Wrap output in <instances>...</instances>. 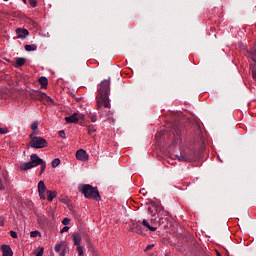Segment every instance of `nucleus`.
<instances>
[{
    "mask_svg": "<svg viewBox=\"0 0 256 256\" xmlns=\"http://www.w3.org/2000/svg\"><path fill=\"white\" fill-rule=\"evenodd\" d=\"M109 95H111V77L106 80H102L97 88L96 103L97 111L103 117V107L105 109H111V102L109 100Z\"/></svg>",
    "mask_w": 256,
    "mask_h": 256,
    "instance_id": "obj_1",
    "label": "nucleus"
},
{
    "mask_svg": "<svg viewBox=\"0 0 256 256\" xmlns=\"http://www.w3.org/2000/svg\"><path fill=\"white\" fill-rule=\"evenodd\" d=\"M38 165H40V175H43V173H45V169H47V163L45 160L41 159L39 155L32 154L30 156V162L20 164V171H29V169L38 167Z\"/></svg>",
    "mask_w": 256,
    "mask_h": 256,
    "instance_id": "obj_2",
    "label": "nucleus"
},
{
    "mask_svg": "<svg viewBox=\"0 0 256 256\" xmlns=\"http://www.w3.org/2000/svg\"><path fill=\"white\" fill-rule=\"evenodd\" d=\"M78 189L86 199H94V201H99L101 199L97 187H93L90 184H84L79 186Z\"/></svg>",
    "mask_w": 256,
    "mask_h": 256,
    "instance_id": "obj_3",
    "label": "nucleus"
},
{
    "mask_svg": "<svg viewBox=\"0 0 256 256\" xmlns=\"http://www.w3.org/2000/svg\"><path fill=\"white\" fill-rule=\"evenodd\" d=\"M29 147L33 149H45V147H49V142L45 138L38 136L30 140Z\"/></svg>",
    "mask_w": 256,
    "mask_h": 256,
    "instance_id": "obj_4",
    "label": "nucleus"
},
{
    "mask_svg": "<svg viewBox=\"0 0 256 256\" xmlns=\"http://www.w3.org/2000/svg\"><path fill=\"white\" fill-rule=\"evenodd\" d=\"M31 99H34L36 101H50L53 103V99L49 96H47L44 92L41 91H35L30 94Z\"/></svg>",
    "mask_w": 256,
    "mask_h": 256,
    "instance_id": "obj_5",
    "label": "nucleus"
},
{
    "mask_svg": "<svg viewBox=\"0 0 256 256\" xmlns=\"http://www.w3.org/2000/svg\"><path fill=\"white\" fill-rule=\"evenodd\" d=\"M85 119V115L79 112H75L71 116L65 117L66 123H79V121H83Z\"/></svg>",
    "mask_w": 256,
    "mask_h": 256,
    "instance_id": "obj_6",
    "label": "nucleus"
},
{
    "mask_svg": "<svg viewBox=\"0 0 256 256\" xmlns=\"http://www.w3.org/2000/svg\"><path fill=\"white\" fill-rule=\"evenodd\" d=\"M45 191H47V186H45V182L41 180L38 182V194L42 201H45V199H47L45 197Z\"/></svg>",
    "mask_w": 256,
    "mask_h": 256,
    "instance_id": "obj_7",
    "label": "nucleus"
},
{
    "mask_svg": "<svg viewBox=\"0 0 256 256\" xmlns=\"http://www.w3.org/2000/svg\"><path fill=\"white\" fill-rule=\"evenodd\" d=\"M76 159H78V161H89V154H87V151H85L84 149H80L76 152Z\"/></svg>",
    "mask_w": 256,
    "mask_h": 256,
    "instance_id": "obj_8",
    "label": "nucleus"
},
{
    "mask_svg": "<svg viewBox=\"0 0 256 256\" xmlns=\"http://www.w3.org/2000/svg\"><path fill=\"white\" fill-rule=\"evenodd\" d=\"M134 233H137L138 235H145V227L143 226L141 221H138L136 224H134V227L132 228Z\"/></svg>",
    "mask_w": 256,
    "mask_h": 256,
    "instance_id": "obj_9",
    "label": "nucleus"
},
{
    "mask_svg": "<svg viewBox=\"0 0 256 256\" xmlns=\"http://www.w3.org/2000/svg\"><path fill=\"white\" fill-rule=\"evenodd\" d=\"M17 39H25L29 35V30L25 28L16 29Z\"/></svg>",
    "mask_w": 256,
    "mask_h": 256,
    "instance_id": "obj_10",
    "label": "nucleus"
},
{
    "mask_svg": "<svg viewBox=\"0 0 256 256\" xmlns=\"http://www.w3.org/2000/svg\"><path fill=\"white\" fill-rule=\"evenodd\" d=\"M2 256H13V249L9 245L1 246Z\"/></svg>",
    "mask_w": 256,
    "mask_h": 256,
    "instance_id": "obj_11",
    "label": "nucleus"
},
{
    "mask_svg": "<svg viewBox=\"0 0 256 256\" xmlns=\"http://www.w3.org/2000/svg\"><path fill=\"white\" fill-rule=\"evenodd\" d=\"M72 239H73V243L74 245H76L77 247H81V234L79 232L74 233L72 235Z\"/></svg>",
    "mask_w": 256,
    "mask_h": 256,
    "instance_id": "obj_12",
    "label": "nucleus"
},
{
    "mask_svg": "<svg viewBox=\"0 0 256 256\" xmlns=\"http://www.w3.org/2000/svg\"><path fill=\"white\" fill-rule=\"evenodd\" d=\"M26 62H27V59H25V58H21V57L16 58L14 67L19 69V67H23V65H25Z\"/></svg>",
    "mask_w": 256,
    "mask_h": 256,
    "instance_id": "obj_13",
    "label": "nucleus"
},
{
    "mask_svg": "<svg viewBox=\"0 0 256 256\" xmlns=\"http://www.w3.org/2000/svg\"><path fill=\"white\" fill-rule=\"evenodd\" d=\"M39 83L42 89H47V85H49V80H47V77L42 76L39 78Z\"/></svg>",
    "mask_w": 256,
    "mask_h": 256,
    "instance_id": "obj_14",
    "label": "nucleus"
},
{
    "mask_svg": "<svg viewBox=\"0 0 256 256\" xmlns=\"http://www.w3.org/2000/svg\"><path fill=\"white\" fill-rule=\"evenodd\" d=\"M55 197H57V192L56 191H51V190L47 191V201L51 202L55 199Z\"/></svg>",
    "mask_w": 256,
    "mask_h": 256,
    "instance_id": "obj_15",
    "label": "nucleus"
},
{
    "mask_svg": "<svg viewBox=\"0 0 256 256\" xmlns=\"http://www.w3.org/2000/svg\"><path fill=\"white\" fill-rule=\"evenodd\" d=\"M172 129L174 135H177L178 137L181 135V126H179V124H173Z\"/></svg>",
    "mask_w": 256,
    "mask_h": 256,
    "instance_id": "obj_16",
    "label": "nucleus"
},
{
    "mask_svg": "<svg viewBox=\"0 0 256 256\" xmlns=\"http://www.w3.org/2000/svg\"><path fill=\"white\" fill-rule=\"evenodd\" d=\"M25 51H37V45L32 44V45H25L24 47Z\"/></svg>",
    "mask_w": 256,
    "mask_h": 256,
    "instance_id": "obj_17",
    "label": "nucleus"
},
{
    "mask_svg": "<svg viewBox=\"0 0 256 256\" xmlns=\"http://www.w3.org/2000/svg\"><path fill=\"white\" fill-rule=\"evenodd\" d=\"M51 165L53 169H55L56 167H59V165H61V160L59 158H55L54 160H52Z\"/></svg>",
    "mask_w": 256,
    "mask_h": 256,
    "instance_id": "obj_18",
    "label": "nucleus"
},
{
    "mask_svg": "<svg viewBox=\"0 0 256 256\" xmlns=\"http://www.w3.org/2000/svg\"><path fill=\"white\" fill-rule=\"evenodd\" d=\"M63 247H65V244L61 242L60 244L55 246L54 250L56 251V253H59L60 251H63Z\"/></svg>",
    "mask_w": 256,
    "mask_h": 256,
    "instance_id": "obj_19",
    "label": "nucleus"
},
{
    "mask_svg": "<svg viewBox=\"0 0 256 256\" xmlns=\"http://www.w3.org/2000/svg\"><path fill=\"white\" fill-rule=\"evenodd\" d=\"M44 251H45V248L39 247L38 250L34 251V253L36 256H43Z\"/></svg>",
    "mask_w": 256,
    "mask_h": 256,
    "instance_id": "obj_20",
    "label": "nucleus"
},
{
    "mask_svg": "<svg viewBox=\"0 0 256 256\" xmlns=\"http://www.w3.org/2000/svg\"><path fill=\"white\" fill-rule=\"evenodd\" d=\"M30 237H33V238H35V237H41V232H39V231H37V230L32 231V232L30 233Z\"/></svg>",
    "mask_w": 256,
    "mask_h": 256,
    "instance_id": "obj_21",
    "label": "nucleus"
},
{
    "mask_svg": "<svg viewBox=\"0 0 256 256\" xmlns=\"http://www.w3.org/2000/svg\"><path fill=\"white\" fill-rule=\"evenodd\" d=\"M31 129H32V131H37V129H39V122H33L32 124H31Z\"/></svg>",
    "mask_w": 256,
    "mask_h": 256,
    "instance_id": "obj_22",
    "label": "nucleus"
},
{
    "mask_svg": "<svg viewBox=\"0 0 256 256\" xmlns=\"http://www.w3.org/2000/svg\"><path fill=\"white\" fill-rule=\"evenodd\" d=\"M141 223H142L144 229H149L151 227V224H149V222L145 219L143 221H141Z\"/></svg>",
    "mask_w": 256,
    "mask_h": 256,
    "instance_id": "obj_23",
    "label": "nucleus"
},
{
    "mask_svg": "<svg viewBox=\"0 0 256 256\" xmlns=\"http://www.w3.org/2000/svg\"><path fill=\"white\" fill-rule=\"evenodd\" d=\"M7 133H9L7 128H0V135H7Z\"/></svg>",
    "mask_w": 256,
    "mask_h": 256,
    "instance_id": "obj_24",
    "label": "nucleus"
},
{
    "mask_svg": "<svg viewBox=\"0 0 256 256\" xmlns=\"http://www.w3.org/2000/svg\"><path fill=\"white\" fill-rule=\"evenodd\" d=\"M58 135L61 137V139H65L67 137L64 130L59 131Z\"/></svg>",
    "mask_w": 256,
    "mask_h": 256,
    "instance_id": "obj_25",
    "label": "nucleus"
},
{
    "mask_svg": "<svg viewBox=\"0 0 256 256\" xmlns=\"http://www.w3.org/2000/svg\"><path fill=\"white\" fill-rule=\"evenodd\" d=\"M31 7H37V0H28Z\"/></svg>",
    "mask_w": 256,
    "mask_h": 256,
    "instance_id": "obj_26",
    "label": "nucleus"
},
{
    "mask_svg": "<svg viewBox=\"0 0 256 256\" xmlns=\"http://www.w3.org/2000/svg\"><path fill=\"white\" fill-rule=\"evenodd\" d=\"M10 236L12 237V239H17L18 235H17V232L15 231H10Z\"/></svg>",
    "mask_w": 256,
    "mask_h": 256,
    "instance_id": "obj_27",
    "label": "nucleus"
},
{
    "mask_svg": "<svg viewBox=\"0 0 256 256\" xmlns=\"http://www.w3.org/2000/svg\"><path fill=\"white\" fill-rule=\"evenodd\" d=\"M77 251H78L79 256H83V247L77 246Z\"/></svg>",
    "mask_w": 256,
    "mask_h": 256,
    "instance_id": "obj_28",
    "label": "nucleus"
},
{
    "mask_svg": "<svg viewBox=\"0 0 256 256\" xmlns=\"http://www.w3.org/2000/svg\"><path fill=\"white\" fill-rule=\"evenodd\" d=\"M96 129H93L91 127L88 128V135H93V133H96Z\"/></svg>",
    "mask_w": 256,
    "mask_h": 256,
    "instance_id": "obj_29",
    "label": "nucleus"
},
{
    "mask_svg": "<svg viewBox=\"0 0 256 256\" xmlns=\"http://www.w3.org/2000/svg\"><path fill=\"white\" fill-rule=\"evenodd\" d=\"M62 223H63L64 225H69V223H71V219H69V218H64L63 221H62Z\"/></svg>",
    "mask_w": 256,
    "mask_h": 256,
    "instance_id": "obj_30",
    "label": "nucleus"
},
{
    "mask_svg": "<svg viewBox=\"0 0 256 256\" xmlns=\"http://www.w3.org/2000/svg\"><path fill=\"white\" fill-rule=\"evenodd\" d=\"M163 135H165V132L161 131L156 134V137H157V139H161V137H163Z\"/></svg>",
    "mask_w": 256,
    "mask_h": 256,
    "instance_id": "obj_31",
    "label": "nucleus"
},
{
    "mask_svg": "<svg viewBox=\"0 0 256 256\" xmlns=\"http://www.w3.org/2000/svg\"><path fill=\"white\" fill-rule=\"evenodd\" d=\"M0 191H5V185H3L2 179H0Z\"/></svg>",
    "mask_w": 256,
    "mask_h": 256,
    "instance_id": "obj_32",
    "label": "nucleus"
},
{
    "mask_svg": "<svg viewBox=\"0 0 256 256\" xmlns=\"http://www.w3.org/2000/svg\"><path fill=\"white\" fill-rule=\"evenodd\" d=\"M153 247H155V244H150L145 248V251H151V249H153Z\"/></svg>",
    "mask_w": 256,
    "mask_h": 256,
    "instance_id": "obj_33",
    "label": "nucleus"
},
{
    "mask_svg": "<svg viewBox=\"0 0 256 256\" xmlns=\"http://www.w3.org/2000/svg\"><path fill=\"white\" fill-rule=\"evenodd\" d=\"M0 227H5V219L0 217Z\"/></svg>",
    "mask_w": 256,
    "mask_h": 256,
    "instance_id": "obj_34",
    "label": "nucleus"
},
{
    "mask_svg": "<svg viewBox=\"0 0 256 256\" xmlns=\"http://www.w3.org/2000/svg\"><path fill=\"white\" fill-rule=\"evenodd\" d=\"M67 231H69V226H64L61 233H67Z\"/></svg>",
    "mask_w": 256,
    "mask_h": 256,
    "instance_id": "obj_35",
    "label": "nucleus"
},
{
    "mask_svg": "<svg viewBox=\"0 0 256 256\" xmlns=\"http://www.w3.org/2000/svg\"><path fill=\"white\" fill-rule=\"evenodd\" d=\"M36 134L35 133H32L29 135L31 141H33V139H37L38 136H35Z\"/></svg>",
    "mask_w": 256,
    "mask_h": 256,
    "instance_id": "obj_36",
    "label": "nucleus"
},
{
    "mask_svg": "<svg viewBox=\"0 0 256 256\" xmlns=\"http://www.w3.org/2000/svg\"><path fill=\"white\" fill-rule=\"evenodd\" d=\"M148 230H149V231H157V227L150 226V227L148 228Z\"/></svg>",
    "mask_w": 256,
    "mask_h": 256,
    "instance_id": "obj_37",
    "label": "nucleus"
},
{
    "mask_svg": "<svg viewBox=\"0 0 256 256\" xmlns=\"http://www.w3.org/2000/svg\"><path fill=\"white\" fill-rule=\"evenodd\" d=\"M95 121H97V117H96V116H92V117H91V122H92V123H95Z\"/></svg>",
    "mask_w": 256,
    "mask_h": 256,
    "instance_id": "obj_38",
    "label": "nucleus"
},
{
    "mask_svg": "<svg viewBox=\"0 0 256 256\" xmlns=\"http://www.w3.org/2000/svg\"><path fill=\"white\" fill-rule=\"evenodd\" d=\"M108 117H111V115H113V113H111V111L107 112L106 114Z\"/></svg>",
    "mask_w": 256,
    "mask_h": 256,
    "instance_id": "obj_39",
    "label": "nucleus"
},
{
    "mask_svg": "<svg viewBox=\"0 0 256 256\" xmlns=\"http://www.w3.org/2000/svg\"><path fill=\"white\" fill-rule=\"evenodd\" d=\"M60 256H65V251H62V252L60 253Z\"/></svg>",
    "mask_w": 256,
    "mask_h": 256,
    "instance_id": "obj_40",
    "label": "nucleus"
},
{
    "mask_svg": "<svg viewBox=\"0 0 256 256\" xmlns=\"http://www.w3.org/2000/svg\"><path fill=\"white\" fill-rule=\"evenodd\" d=\"M216 255H217V256H222V255H221V252H219V251L216 252Z\"/></svg>",
    "mask_w": 256,
    "mask_h": 256,
    "instance_id": "obj_41",
    "label": "nucleus"
},
{
    "mask_svg": "<svg viewBox=\"0 0 256 256\" xmlns=\"http://www.w3.org/2000/svg\"><path fill=\"white\" fill-rule=\"evenodd\" d=\"M24 5H27V0H22Z\"/></svg>",
    "mask_w": 256,
    "mask_h": 256,
    "instance_id": "obj_42",
    "label": "nucleus"
},
{
    "mask_svg": "<svg viewBox=\"0 0 256 256\" xmlns=\"http://www.w3.org/2000/svg\"><path fill=\"white\" fill-rule=\"evenodd\" d=\"M4 1H9V0H4Z\"/></svg>",
    "mask_w": 256,
    "mask_h": 256,
    "instance_id": "obj_43",
    "label": "nucleus"
}]
</instances>
